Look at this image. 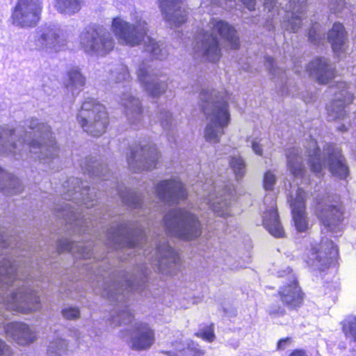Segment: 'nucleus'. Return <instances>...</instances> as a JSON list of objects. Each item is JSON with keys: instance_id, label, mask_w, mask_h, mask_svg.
<instances>
[{"instance_id": "f257e3e1", "label": "nucleus", "mask_w": 356, "mask_h": 356, "mask_svg": "<svg viewBox=\"0 0 356 356\" xmlns=\"http://www.w3.org/2000/svg\"><path fill=\"white\" fill-rule=\"evenodd\" d=\"M99 240L108 248L119 250L118 257L121 260H126L143 250L154 268L161 273L172 275L178 270L179 258L177 252L163 238L156 237L149 242L145 227L138 221L116 217Z\"/></svg>"}, {"instance_id": "f03ea898", "label": "nucleus", "mask_w": 356, "mask_h": 356, "mask_svg": "<svg viewBox=\"0 0 356 356\" xmlns=\"http://www.w3.org/2000/svg\"><path fill=\"white\" fill-rule=\"evenodd\" d=\"M93 268L97 272L94 271L88 279L91 287L97 294L116 305L111 318L112 324L118 326L131 323L133 316L127 305L128 295L132 291L145 289L149 272L148 267H137L132 274L117 270L107 273L100 264H96Z\"/></svg>"}, {"instance_id": "7ed1b4c3", "label": "nucleus", "mask_w": 356, "mask_h": 356, "mask_svg": "<svg viewBox=\"0 0 356 356\" xmlns=\"http://www.w3.org/2000/svg\"><path fill=\"white\" fill-rule=\"evenodd\" d=\"M24 124L29 131L0 126V154L20 159L29 151L35 160L48 164L53 163L58 158V147L50 127L37 118L26 120Z\"/></svg>"}, {"instance_id": "20e7f679", "label": "nucleus", "mask_w": 356, "mask_h": 356, "mask_svg": "<svg viewBox=\"0 0 356 356\" xmlns=\"http://www.w3.org/2000/svg\"><path fill=\"white\" fill-rule=\"evenodd\" d=\"M65 190L63 199L66 201L55 209L56 215L69 224L72 232L74 234L87 233L95 234V227L97 221L102 224L110 218L111 214L97 213L92 218L91 213L83 214V206L87 209L92 207L97 202V195L95 186L90 188L86 182L76 177H70L63 184Z\"/></svg>"}, {"instance_id": "39448f33", "label": "nucleus", "mask_w": 356, "mask_h": 356, "mask_svg": "<svg viewBox=\"0 0 356 356\" xmlns=\"http://www.w3.org/2000/svg\"><path fill=\"white\" fill-rule=\"evenodd\" d=\"M219 38L233 49L240 47L239 38L235 27L228 22L218 17L211 18L205 29L195 36L194 51L206 60L216 63L222 56Z\"/></svg>"}, {"instance_id": "423d86ee", "label": "nucleus", "mask_w": 356, "mask_h": 356, "mask_svg": "<svg viewBox=\"0 0 356 356\" xmlns=\"http://www.w3.org/2000/svg\"><path fill=\"white\" fill-rule=\"evenodd\" d=\"M200 101L208 120L204 138L209 143H218L230 120L227 98L216 90L207 88L200 92Z\"/></svg>"}, {"instance_id": "0eeeda50", "label": "nucleus", "mask_w": 356, "mask_h": 356, "mask_svg": "<svg viewBox=\"0 0 356 356\" xmlns=\"http://www.w3.org/2000/svg\"><path fill=\"white\" fill-rule=\"evenodd\" d=\"M80 165L83 173H88L90 176L102 178L103 184L101 187L111 186V190L108 193L111 196L118 195L122 203L127 207L138 209L140 216H145L150 211V207H147V204L141 199V194L137 191L128 189L122 184H119L116 180L110 181L106 177L109 174V170L106 165H103L96 158L93 156L86 157L81 160ZM116 179V178H114Z\"/></svg>"}, {"instance_id": "6e6552de", "label": "nucleus", "mask_w": 356, "mask_h": 356, "mask_svg": "<svg viewBox=\"0 0 356 356\" xmlns=\"http://www.w3.org/2000/svg\"><path fill=\"white\" fill-rule=\"evenodd\" d=\"M305 156L311 170L316 176H321L326 167L334 176L345 179L349 173L346 161L341 150L334 145L325 144L321 151L316 140L310 138L305 145Z\"/></svg>"}, {"instance_id": "1a4fd4ad", "label": "nucleus", "mask_w": 356, "mask_h": 356, "mask_svg": "<svg viewBox=\"0 0 356 356\" xmlns=\"http://www.w3.org/2000/svg\"><path fill=\"white\" fill-rule=\"evenodd\" d=\"M0 304L6 309L26 313L40 307V298L29 282L0 277Z\"/></svg>"}, {"instance_id": "9d476101", "label": "nucleus", "mask_w": 356, "mask_h": 356, "mask_svg": "<svg viewBox=\"0 0 356 356\" xmlns=\"http://www.w3.org/2000/svg\"><path fill=\"white\" fill-rule=\"evenodd\" d=\"M166 232L179 238L190 241L202 234V225L194 213L185 209H171L163 216Z\"/></svg>"}, {"instance_id": "9b49d317", "label": "nucleus", "mask_w": 356, "mask_h": 356, "mask_svg": "<svg viewBox=\"0 0 356 356\" xmlns=\"http://www.w3.org/2000/svg\"><path fill=\"white\" fill-rule=\"evenodd\" d=\"M20 248L13 243L6 234L3 228L0 229V277L11 280H24L29 282L31 266L26 261L23 259L24 255L13 259V256L8 254L10 248Z\"/></svg>"}, {"instance_id": "f8f14e48", "label": "nucleus", "mask_w": 356, "mask_h": 356, "mask_svg": "<svg viewBox=\"0 0 356 356\" xmlns=\"http://www.w3.org/2000/svg\"><path fill=\"white\" fill-rule=\"evenodd\" d=\"M201 186L204 194L202 197L204 202L218 216L227 218L230 215V205L235 198L236 189L231 184L224 186L214 185L213 179H207L204 184H197L196 187Z\"/></svg>"}, {"instance_id": "ddd939ff", "label": "nucleus", "mask_w": 356, "mask_h": 356, "mask_svg": "<svg viewBox=\"0 0 356 356\" xmlns=\"http://www.w3.org/2000/svg\"><path fill=\"white\" fill-rule=\"evenodd\" d=\"M77 120L86 132L95 137L102 136L108 124L104 106L92 98H87L82 104Z\"/></svg>"}, {"instance_id": "4468645a", "label": "nucleus", "mask_w": 356, "mask_h": 356, "mask_svg": "<svg viewBox=\"0 0 356 356\" xmlns=\"http://www.w3.org/2000/svg\"><path fill=\"white\" fill-rule=\"evenodd\" d=\"M80 45L89 54L104 56L115 46L112 34L104 27L91 25L86 27L79 35Z\"/></svg>"}, {"instance_id": "2eb2a0df", "label": "nucleus", "mask_w": 356, "mask_h": 356, "mask_svg": "<svg viewBox=\"0 0 356 356\" xmlns=\"http://www.w3.org/2000/svg\"><path fill=\"white\" fill-rule=\"evenodd\" d=\"M338 197L327 195L317 199L316 215L327 232L335 236L341 234L343 227L344 209L337 200Z\"/></svg>"}, {"instance_id": "dca6fc26", "label": "nucleus", "mask_w": 356, "mask_h": 356, "mask_svg": "<svg viewBox=\"0 0 356 356\" xmlns=\"http://www.w3.org/2000/svg\"><path fill=\"white\" fill-rule=\"evenodd\" d=\"M42 4L40 0H17L12 10L11 23L19 28H32L41 18Z\"/></svg>"}, {"instance_id": "f3484780", "label": "nucleus", "mask_w": 356, "mask_h": 356, "mask_svg": "<svg viewBox=\"0 0 356 356\" xmlns=\"http://www.w3.org/2000/svg\"><path fill=\"white\" fill-rule=\"evenodd\" d=\"M336 88L334 99L327 106V119L329 121L342 120L343 122L337 127V129L344 132L350 125L345 107L352 102L353 96L348 92L345 82H337Z\"/></svg>"}, {"instance_id": "a211bd4d", "label": "nucleus", "mask_w": 356, "mask_h": 356, "mask_svg": "<svg viewBox=\"0 0 356 356\" xmlns=\"http://www.w3.org/2000/svg\"><path fill=\"white\" fill-rule=\"evenodd\" d=\"M158 159L159 153L155 145L150 142H142L135 147H130L127 163L130 170L138 172L154 168Z\"/></svg>"}, {"instance_id": "6ab92c4d", "label": "nucleus", "mask_w": 356, "mask_h": 356, "mask_svg": "<svg viewBox=\"0 0 356 356\" xmlns=\"http://www.w3.org/2000/svg\"><path fill=\"white\" fill-rule=\"evenodd\" d=\"M67 39L64 31L58 24H49L42 26L35 38L38 49L46 52H58L67 45Z\"/></svg>"}, {"instance_id": "aec40b11", "label": "nucleus", "mask_w": 356, "mask_h": 356, "mask_svg": "<svg viewBox=\"0 0 356 356\" xmlns=\"http://www.w3.org/2000/svg\"><path fill=\"white\" fill-rule=\"evenodd\" d=\"M112 29L121 43L131 46L138 44L147 32V23L144 20L140 19L131 24L119 17L113 19Z\"/></svg>"}, {"instance_id": "412c9836", "label": "nucleus", "mask_w": 356, "mask_h": 356, "mask_svg": "<svg viewBox=\"0 0 356 356\" xmlns=\"http://www.w3.org/2000/svg\"><path fill=\"white\" fill-rule=\"evenodd\" d=\"M120 337L125 339L134 350H145L154 343V332L143 322H135L130 329L120 331Z\"/></svg>"}, {"instance_id": "4be33fe9", "label": "nucleus", "mask_w": 356, "mask_h": 356, "mask_svg": "<svg viewBox=\"0 0 356 356\" xmlns=\"http://www.w3.org/2000/svg\"><path fill=\"white\" fill-rule=\"evenodd\" d=\"M137 75L149 96L159 97L165 92L168 88L165 78L159 76L158 72L145 61L139 65Z\"/></svg>"}, {"instance_id": "5701e85b", "label": "nucleus", "mask_w": 356, "mask_h": 356, "mask_svg": "<svg viewBox=\"0 0 356 356\" xmlns=\"http://www.w3.org/2000/svg\"><path fill=\"white\" fill-rule=\"evenodd\" d=\"M337 255L338 250L334 243L327 238H323L318 247L312 248L307 263L314 270L323 271L328 268Z\"/></svg>"}, {"instance_id": "b1692460", "label": "nucleus", "mask_w": 356, "mask_h": 356, "mask_svg": "<svg viewBox=\"0 0 356 356\" xmlns=\"http://www.w3.org/2000/svg\"><path fill=\"white\" fill-rule=\"evenodd\" d=\"M286 277L287 284L280 288L279 295L282 303L289 309H296L303 302L304 294L290 268L279 273V277Z\"/></svg>"}, {"instance_id": "393cba45", "label": "nucleus", "mask_w": 356, "mask_h": 356, "mask_svg": "<svg viewBox=\"0 0 356 356\" xmlns=\"http://www.w3.org/2000/svg\"><path fill=\"white\" fill-rule=\"evenodd\" d=\"M154 192L160 202L169 205L178 204L187 197L183 184L175 179L160 181L154 187Z\"/></svg>"}, {"instance_id": "a878e982", "label": "nucleus", "mask_w": 356, "mask_h": 356, "mask_svg": "<svg viewBox=\"0 0 356 356\" xmlns=\"http://www.w3.org/2000/svg\"><path fill=\"white\" fill-rule=\"evenodd\" d=\"M263 225L275 237L284 236V231L277 213L274 194H268L264 199Z\"/></svg>"}, {"instance_id": "bb28decb", "label": "nucleus", "mask_w": 356, "mask_h": 356, "mask_svg": "<svg viewBox=\"0 0 356 356\" xmlns=\"http://www.w3.org/2000/svg\"><path fill=\"white\" fill-rule=\"evenodd\" d=\"M306 0H291L286 5V14L282 22L285 31L296 33L301 27L305 16Z\"/></svg>"}, {"instance_id": "cd10ccee", "label": "nucleus", "mask_w": 356, "mask_h": 356, "mask_svg": "<svg viewBox=\"0 0 356 356\" xmlns=\"http://www.w3.org/2000/svg\"><path fill=\"white\" fill-rule=\"evenodd\" d=\"M158 3L163 19L170 24L179 26L186 21L183 0H158Z\"/></svg>"}, {"instance_id": "c85d7f7f", "label": "nucleus", "mask_w": 356, "mask_h": 356, "mask_svg": "<svg viewBox=\"0 0 356 356\" xmlns=\"http://www.w3.org/2000/svg\"><path fill=\"white\" fill-rule=\"evenodd\" d=\"M306 193L298 188L295 197L291 195L289 198L295 227L298 232H304L308 229V222L305 213Z\"/></svg>"}, {"instance_id": "c756f323", "label": "nucleus", "mask_w": 356, "mask_h": 356, "mask_svg": "<svg viewBox=\"0 0 356 356\" xmlns=\"http://www.w3.org/2000/svg\"><path fill=\"white\" fill-rule=\"evenodd\" d=\"M309 75L319 83L326 84L335 76V67L331 61L325 57L314 58L307 65Z\"/></svg>"}, {"instance_id": "7c9ffc66", "label": "nucleus", "mask_w": 356, "mask_h": 356, "mask_svg": "<svg viewBox=\"0 0 356 356\" xmlns=\"http://www.w3.org/2000/svg\"><path fill=\"white\" fill-rule=\"evenodd\" d=\"M93 242L88 241L86 236H83L81 240H70L61 238L57 244V249L59 252L69 251L76 258H90L93 254Z\"/></svg>"}, {"instance_id": "2f4dec72", "label": "nucleus", "mask_w": 356, "mask_h": 356, "mask_svg": "<svg viewBox=\"0 0 356 356\" xmlns=\"http://www.w3.org/2000/svg\"><path fill=\"white\" fill-rule=\"evenodd\" d=\"M120 104L129 122L138 126L143 118V108L140 99L133 96L129 90H126L120 96Z\"/></svg>"}, {"instance_id": "473e14b6", "label": "nucleus", "mask_w": 356, "mask_h": 356, "mask_svg": "<svg viewBox=\"0 0 356 356\" xmlns=\"http://www.w3.org/2000/svg\"><path fill=\"white\" fill-rule=\"evenodd\" d=\"M265 66L271 76V79L276 83L279 92L281 95H289L291 92L292 81L288 79L286 72L277 67L273 58L265 57Z\"/></svg>"}, {"instance_id": "72a5a7b5", "label": "nucleus", "mask_w": 356, "mask_h": 356, "mask_svg": "<svg viewBox=\"0 0 356 356\" xmlns=\"http://www.w3.org/2000/svg\"><path fill=\"white\" fill-rule=\"evenodd\" d=\"M327 38L336 56L340 57L341 54L346 52L348 46V38L342 24L339 22L334 23L328 31Z\"/></svg>"}, {"instance_id": "f704fd0d", "label": "nucleus", "mask_w": 356, "mask_h": 356, "mask_svg": "<svg viewBox=\"0 0 356 356\" xmlns=\"http://www.w3.org/2000/svg\"><path fill=\"white\" fill-rule=\"evenodd\" d=\"M4 330L8 337L20 345L31 343L35 338L34 332L23 323H10L5 327Z\"/></svg>"}, {"instance_id": "c9c22d12", "label": "nucleus", "mask_w": 356, "mask_h": 356, "mask_svg": "<svg viewBox=\"0 0 356 356\" xmlns=\"http://www.w3.org/2000/svg\"><path fill=\"white\" fill-rule=\"evenodd\" d=\"M24 186L17 177L0 167V191L8 196L22 192Z\"/></svg>"}, {"instance_id": "e433bc0d", "label": "nucleus", "mask_w": 356, "mask_h": 356, "mask_svg": "<svg viewBox=\"0 0 356 356\" xmlns=\"http://www.w3.org/2000/svg\"><path fill=\"white\" fill-rule=\"evenodd\" d=\"M86 83V77L82 74L81 70L77 67H74L67 72L65 86L72 96L74 97L83 90Z\"/></svg>"}, {"instance_id": "4c0bfd02", "label": "nucleus", "mask_w": 356, "mask_h": 356, "mask_svg": "<svg viewBox=\"0 0 356 356\" xmlns=\"http://www.w3.org/2000/svg\"><path fill=\"white\" fill-rule=\"evenodd\" d=\"M287 166L291 173L295 177H302L305 172L303 157L300 149L296 147L286 150Z\"/></svg>"}, {"instance_id": "58836bf2", "label": "nucleus", "mask_w": 356, "mask_h": 356, "mask_svg": "<svg viewBox=\"0 0 356 356\" xmlns=\"http://www.w3.org/2000/svg\"><path fill=\"white\" fill-rule=\"evenodd\" d=\"M144 51L149 54L152 59L163 60L168 55V51L163 43L157 42L149 37L147 41L145 42Z\"/></svg>"}, {"instance_id": "ea45409f", "label": "nucleus", "mask_w": 356, "mask_h": 356, "mask_svg": "<svg viewBox=\"0 0 356 356\" xmlns=\"http://www.w3.org/2000/svg\"><path fill=\"white\" fill-rule=\"evenodd\" d=\"M108 81L114 83H128L130 74L128 68L123 64H116L109 68Z\"/></svg>"}, {"instance_id": "a19ab883", "label": "nucleus", "mask_w": 356, "mask_h": 356, "mask_svg": "<svg viewBox=\"0 0 356 356\" xmlns=\"http://www.w3.org/2000/svg\"><path fill=\"white\" fill-rule=\"evenodd\" d=\"M55 7L60 13L72 15L81 9V5L80 0H55Z\"/></svg>"}, {"instance_id": "79ce46f5", "label": "nucleus", "mask_w": 356, "mask_h": 356, "mask_svg": "<svg viewBox=\"0 0 356 356\" xmlns=\"http://www.w3.org/2000/svg\"><path fill=\"white\" fill-rule=\"evenodd\" d=\"M229 163L236 179L239 181L243 179L246 174V165L243 158L240 156H231Z\"/></svg>"}, {"instance_id": "37998d69", "label": "nucleus", "mask_w": 356, "mask_h": 356, "mask_svg": "<svg viewBox=\"0 0 356 356\" xmlns=\"http://www.w3.org/2000/svg\"><path fill=\"white\" fill-rule=\"evenodd\" d=\"M47 353L49 356H68L67 344L63 339L58 338L50 343Z\"/></svg>"}, {"instance_id": "c03bdc74", "label": "nucleus", "mask_w": 356, "mask_h": 356, "mask_svg": "<svg viewBox=\"0 0 356 356\" xmlns=\"http://www.w3.org/2000/svg\"><path fill=\"white\" fill-rule=\"evenodd\" d=\"M157 115L160 124L164 131L170 132L173 130L175 124L172 114L164 108H159Z\"/></svg>"}, {"instance_id": "a18cd8bd", "label": "nucleus", "mask_w": 356, "mask_h": 356, "mask_svg": "<svg viewBox=\"0 0 356 356\" xmlns=\"http://www.w3.org/2000/svg\"><path fill=\"white\" fill-rule=\"evenodd\" d=\"M343 332L346 338L356 343V316L350 317L343 321Z\"/></svg>"}, {"instance_id": "49530a36", "label": "nucleus", "mask_w": 356, "mask_h": 356, "mask_svg": "<svg viewBox=\"0 0 356 356\" xmlns=\"http://www.w3.org/2000/svg\"><path fill=\"white\" fill-rule=\"evenodd\" d=\"M309 40L314 44H321L324 40L323 34L321 33L319 25L314 24L310 29L308 33Z\"/></svg>"}, {"instance_id": "de8ad7c7", "label": "nucleus", "mask_w": 356, "mask_h": 356, "mask_svg": "<svg viewBox=\"0 0 356 356\" xmlns=\"http://www.w3.org/2000/svg\"><path fill=\"white\" fill-rule=\"evenodd\" d=\"M63 316L68 320H76L80 316L79 309L76 307L67 306L62 310Z\"/></svg>"}, {"instance_id": "09e8293b", "label": "nucleus", "mask_w": 356, "mask_h": 356, "mask_svg": "<svg viewBox=\"0 0 356 356\" xmlns=\"http://www.w3.org/2000/svg\"><path fill=\"white\" fill-rule=\"evenodd\" d=\"M195 335L209 342H212L215 339V334L212 325L204 327L202 331L195 333Z\"/></svg>"}, {"instance_id": "8fccbe9b", "label": "nucleus", "mask_w": 356, "mask_h": 356, "mask_svg": "<svg viewBox=\"0 0 356 356\" xmlns=\"http://www.w3.org/2000/svg\"><path fill=\"white\" fill-rule=\"evenodd\" d=\"M275 181L276 177L274 174H273L270 171L266 172L264 178V187L265 190H273Z\"/></svg>"}, {"instance_id": "3c124183", "label": "nucleus", "mask_w": 356, "mask_h": 356, "mask_svg": "<svg viewBox=\"0 0 356 356\" xmlns=\"http://www.w3.org/2000/svg\"><path fill=\"white\" fill-rule=\"evenodd\" d=\"M345 7V0H331L330 3V10L334 13L342 12Z\"/></svg>"}, {"instance_id": "603ef678", "label": "nucleus", "mask_w": 356, "mask_h": 356, "mask_svg": "<svg viewBox=\"0 0 356 356\" xmlns=\"http://www.w3.org/2000/svg\"><path fill=\"white\" fill-rule=\"evenodd\" d=\"M264 146V141L262 139H253L251 141V147L253 152L259 155L263 156V147Z\"/></svg>"}, {"instance_id": "864d4df0", "label": "nucleus", "mask_w": 356, "mask_h": 356, "mask_svg": "<svg viewBox=\"0 0 356 356\" xmlns=\"http://www.w3.org/2000/svg\"><path fill=\"white\" fill-rule=\"evenodd\" d=\"M188 350L192 353L193 356H203L204 351L198 348L197 345L192 343L188 346Z\"/></svg>"}, {"instance_id": "5fc2aeb1", "label": "nucleus", "mask_w": 356, "mask_h": 356, "mask_svg": "<svg viewBox=\"0 0 356 356\" xmlns=\"http://www.w3.org/2000/svg\"><path fill=\"white\" fill-rule=\"evenodd\" d=\"M277 0H264V6L266 9H268V11L273 10L275 7H277Z\"/></svg>"}, {"instance_id": "6e6d98bb", "label": "nucleus", "mask_w": 356, "mask_h": 356, "mask_svg": "<svg viewBox=\"0 0 356 356\" xmlns=\"http://www.w3.org/2000/svg\"><path fill=\"white\" fill-rule=\"evenodd\" d=\"M291 341V339L289 337L280 339L277 343V348L279 350H284L286 346H288L290 344Z\"/></svg>"}, {"instance_id": "4d7b16f0", "label": "nucleus", "mask_w": 356, "mask_h": 356, "mask_svg": "<svg viewBox=\"0 0 356 356\" xmlns=\"http://www.w3.org/2000/svg\"><path fill=\"white\" fill-rule=\"evenodd\" d=\"M249 10H254L255 9L257 0H239Z\"/></svg>"}, {"instance_id": "13d9d810", "label": "nucleus", "mask_w": 356, "mask_h": 356, "mask_svg": "<svg viewBox=\"0 0 356 356\" xmlns=\"http://www.w3.org/2000/svg\"><path fill=\"white\" fill-rule=\"evenodd\" d=\"M8 350V346L0 339V356L6 355Z\"/></svg>"}, {"instance_id": "bf43d9fd", "label": "nucleus", "mask_w": 356, "mask_h": 356, "mask_svg": "<svg viewBox=\"0 0 356 356\" xmlns=\"http://www.w3.org/2000/svg\"><path fill=\"white\" fill-rule=\"evenodd\" d=\"M289 356H309L304 350H295Z\"/></svg>"}, {"instance_id": "052dcab7", "label": "nucleus", "mask_w": 356, "mask_h": 356, "mask_svg": "<svg viewBox=\"0 0 356 356\" xmlns=\"http://www.w3.org/2000/svg\"><path fill=\"white\" fill-rule=\"evenodd\" d=\"M70 335L78 341L81 338V334L78 330L74 329L70 330Z\"/></svg>"}, {"instance_id": "680f3d73", "label": "nucleus", "mask_w": 356, "mask_h": 356, "mask_svg": "<svg viewBox=\"0 0 356 356\" xmlns=\"http://www.w3.org/2000/svg\"><path fill=\"white\" fill-rule=\"evenodd\" d=\"M268 312L270 314H283L284 309L278 307L277 309H274L273 307H270Z\"/></svg>"}, {"instance_id": "e2e57ef3", "label": "nucleus", "mask_w": 356, "mask_h": 356, "mask_svg": "<svg viewBox=\"0 0 356 356\" xmlns=\"http://www.w3.org/2000/svg\"><path fill=\"white\" fill-rule=\"evenodd\" d=\"M161 353L166 356H175V354L170 351H162Z\"/></svg>"}]
</instances>
